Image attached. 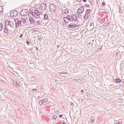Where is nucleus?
Masks as SVG:
<instances>
[{
    "mask_svg": "<svg viewBox=\"0 0 124 124\" xmlns=\"http://www.w3.org/2000/svg\"><path fill=\"white\" fill-rule=\"evenodd\" d=\"M70 21L72 22H74L75 23H78V21L77 18V16L74 14H71V18H70Z\"/></svg>",
    "mask_w": 124,
    "mask_h": 124,
    "instance_id": "nucleus-1",
    "label": "nucleus"
},
{
    "mask_svg": "<svg viewBox=\"0 0 124 124\" xmlns=\"http://www.w3.org/2000/svg\"><path fill=\"white\" fill-rule=\"evenodd\" d=\"M50 10L51 11L53 12L56 9V6L53 4H51L49 6Z\"/></svg>",
    "mask_w": 124,
    "mask_h": 124,
    "instance_id": "nucleus-2",
    "label": "nucleus"
},
{
    "mask_svg": "<svg viewBox=\"0 0 124 124\" xmlns=\"http://www.w3.org/2000/svg\"><path fill=\"white\" fill-rule=\"evenodd\" d=\"M6 23L8 25H10L11 27H13L15 25V23L13 22L12 21H9L8 20H7L6 21Z\"/></svg>",
    "mask_w": 124,
    "mask_h": 124,
    "instance_id": "nucleus-3",
    "label": "nucleus"
},
{
    "mask_svg": "<svg viewBox=\"0 0 124 124\" xmlns=\"http://www.w3.org/2000/svg\"><path fill=\"white\" fill-rule=\"evenodd\" d=\"M28 11L25 9H23L20 12V14L22 16H25L28 14Z\"/></svg>",
    "mask_w": 124,
    "mask_h": 124,
    "instance_id": "nucleus-4",
    "label": "nucleus"
},
{
    "mask_svg": "<svg viewBox=\"0 0 124 124\" xmlns=\"http://www.w3.org/2000/svg\"><path fill=\"white\" fill-rule=\"evenodd\" d=\"M84 11V7H81L78 9L77 12L79 14H81Z\"/></svg>",
    "mask_w": 124,
    "mask_h": 124,
    "instance_id": "nucleus-5",
    "label": "nucleus"
},
{
    "mask_svg": "<svg viewBox=\"0 0 124 124\" xmlns=\"http://www.w3.org/2000/svg\"><path fill=\"white\" fill-rule=\"evenodd\" d=\"M15 23H16V27L17 28V27L19 26L21 24V21H18L17 19H16L15 20Z\"/></svg>",
    "mask_w": 124,
    "mask_h": 124,
    "instance_id": "nucleus-6",
    "label": "nucleus"
},
{
    "mask_svg": "<svg viewBox=\"0 0 124 124\" xmlns=\"http://www.w3.org/2000/svg\"><path fill=\"white\" fill-rule=\"evenodd\" d=\"M68 17H65L63 18V19L65 23H68L70 21L69 16H68Z\"/></svg>",
    "mask_w": 124,
    "mask_h": 124,
    "instance_id": "nucleus-7",
    "label": "nucleus"
},
{
    "mask_svg": "<svg viewBox=\"0 0 124 124\" xmlns=\"http://www.w3.org/2000/svg\"><path fill=\"white\" fill-rule=\"evenodd\" d=\"M39 11L38 10H35L34 12H32L31 13V14L33 16H35V14H36V16H38L39 15Z\"/></svg>",
    "mask_w": 124,
    "mask_h": 124,
    "instance_id": "nucleus-8",
    "label": "nucleus"
},
{
    "mask_svg": "<svg viewBox=\"0 0 124 124\" xmlns=\"http://www.w3.org/2000/svg\"><path fill=\"white\" fill-rule=\"evenodd\" d=\"M30 22L31 24H34L35 23V22L33 18L31 17L29 18Z\"/></svg>",
    "mask_w": 124,
    "mask_h": 124,
    "instance_id": "nucleus-9",
    "label": "nucleus"
},
{
    "mask_svg": "<svg viewBox=\"0 0 124 124\" xmlns=\"http://www.w3.org/2000/svg\"><path fill=\"white\" fill-rule=\"evenodd\" d=\"M17 13L16 11H13L11 12V15L12 16H16L17 15Z\"/></svg>",
    "mask_w": 124,
    "mask_h": 124,
    "instance_id": "nucleus-10",
    "label": "nucleus"
},
{
    "mask_svg": "<svg viewBox=\"0 0 124 124\" xmlns=\"http://www.w3.org/2000/svg\"><path fill=\"white\" fill-rule=\"evenodd\" d=\"M40 0H36L34 1L35 4L37 6L39 5L40 3Z\"/></svg>",
    "mask_w": 124,
    "mask_h": 124,
    "instance_id": "nucleus-11",
    "label": "nucleus"
},
{
    "mask_svg": "<svg viewBox=\"0 0 124 124\" xmlns=\"http://www.w3.org/2000/svg\"><path fill=\"white\" fill-rule=\"evenodd\" d=\"M68 27L69 28H75L76 27L75 25L72 24H69L68 26Z\"/></svg>",
    "mask_w": 124,
    "mask_h": 124,
    "instance_id": "nucleus-12",
    "label": "nucleus"
},
{
    "mask_svg": "<svg viewBox=\"0 0 124 124\" xmlns=\"http://www.w3.org/2000/svg\"><path fill=\"white\" fill-rule=\"evenodd\" d=\"M63 12L65 14H67L68 13V11L66 9H64L62 10Z\"/></svg>",
    "mask_w": 124,
    "mask_h": 124,
    "instance_id": "nucleus-13",
    "label": "nucleus"
},
{
    "mask_svg": "<svg viewBox=\"0 0 124 124\" xmlns=\"http://www.w3.org/2000/svg\"><path fill=\"white\" fill-rule=\"evenodd\" d=\"M21 23H24L26 22V20L24 18H22L21 19Z\"/></svg>",
    "mask_w": 124,
    "mask_h": 124,
    "instance_id": "nucleus-14",
    "label": "nucleus"
},
{
    "mask_svg": "<svg viewBox=\"0 0 124 124\" xmlns=\"http://www.w3.org/2000/svg\"><path fill=\"white\" fill-rule=\"evenodd\" d=\"M4 31L6 34H8V31L7 28H5L4 30Z\"/></svg>",
    "mask_w": 124,
    "mask_h": 124,
    "instance_id": "nucleus-15",
    "label": "nucleus"
},
{
    "mask_svg": "<svg viewBox=\"0 0 124 124\" xmlns=\"http://www.w3.org/2000/svg\"><path fill=\"white\" fill-rule=\"evenodd\" d=\"M42 100L43 103L47 101H48V99L46 98H45L43 99Z\"/></svg>",
    "mask_w": 124,
    "mask_h": 124,
    "instance_id": "nucleus-16",
    "label": "nucleus"
},
{
    "mask_svg": "<svg viewBox=\"0 0 124 124\" xmlns=\"http://www.w3.org/2000/svg\"><path fill=\"white\" fill-rule=\"evenodd\" d=\"M3 7L1 6H0V14L2 13L3 12Z\"/></svg>",
    "mask_w": 124,
    "mask_h": 124,
    "instance_id": "nucleus-17",
    "label": "nucleus"
},
{
    "mask_svg": "<svg viewBox=\"0 0 124 124\" xmlns=\"http://www.w3.org/2000/svg\"><path fill=\"white\" fill-rule=\"evenodd\" d=\"M46 5V4H45L44 3H42L40 5V6L41 7L43 8L45 7V5Z\"/></svg>",
    "mask_w": 124,
    "mask_h": 124,
    "instance_id": "nucleus-18",
    "label": "nucleus"
},
{
    "mask_svg": "<svg viewBox=\"0 0 124 124\" xmlns=\"http://www.w3.org/2000/svg\"><path fill=\"white\" fill-rule=\"evenodd\" d=\"M3 28V24L2 23H0V31H1Z\"/></svg>",
    "mask_w": 124,
    "mask_h": 124,
    "instance_id": "nucleus-19",
    "label": "nucleus"
},
{
    "mask_svg": "<svg viewBox=\"0 0 124 124\" xmlns=\"http://www.w3.org/2000/svg\"><path fill=\"white\" fill-rule=\"evenodd\" d=\"M44 19L46 20H47L48 19V16L46 14H45L44 16Z\"/></svg>",
    "mask_w": 124,
    "mask_h": 124,
    "instance_id": "nucleus-20",
    "label": "nucleus"
},
{
    "mask_svg": "<svg viewBox=\"0 0 124 124\" xmlns=\"http://www.w3.org/2000/svg\"><path fill=\"white\" fill-rule=\"evenodd\" d=\"M116 82H117V83H119L121 82V80L120 79H119L116 78Z\"/></svg>",
    "mask_w": 124,
    "mask_h": 124,
    "instance_id": "nucleus-21",
    "label": "nucleus"
},
{
    "mask_svg": "<svg viewBox=\"0 0 124 124\" xmlns=\"http://www.w3.org/2000/svg\"><path fill=\"white\" fill-rule=\"evenodd\" d=\"M100 11L101 13L105 12L106 11L105 9H100Z\"/></svg>",
    "mask_w": 124,
    "mask_h": 124,
    "instance_id": "nucleus-22",
    "label": "nucleus"
},
{
    "mask_svg": "<svg viewBox=\"0 0 124 124\" xmlns=\"http://www.w3.org/2000/svg\"><path fill=\"white\" fill-rule=\"evenodd\" d=\"M43 102H42V100H40L39 101V104L40 105H41L43 103Z\"/></svg>",
    "mask_w": 124,
    "mask_h": 124,
    "instance_id": "nucleus-23",
    "label": "nucleus"
},
{
    "mask_svg": "<svg viewBox=\"0 0 124 124\" xmlns=\"http://www.w3.org/2000/svg\"><path fill=\"white\" fill-rule=\"evenodd\" d=\"M57 118V116H54L53 117V118L54 119H56Z\"/></svg>",
    "mask_w": 124,
    "mask_h": 124,
    "instance_id": "nucleus-24",
    "label": "nucleus"
},
{
    "mask_svg": "<svg viewBox=\"0 0 124 124\" xmlns=\"http://www.w3.org/2000/svg\"><path fill=\"white\" fill-rule=\"evenodd\" d=\"M13 84L15 86H16L17 87H18L19 86V85L18 84H16V85L15 83H13Z\"/></svg>",
    "mask_w": 124,
    "mask_h": 124,
    "instance_id": "nucleus-25",
    "label": "nucleus"
},
{
    "mask_svg": "<svg viewBox=\"0 0 124 124\" xmlns=\"http://www.w3.org/2000/svg\"><path fill=\"white\" fill-rule=\"evenodd\" d=\"M90 12V10L89 9L87 10L86 11V13L87 12L88 14Z\"/></svg>",
    "mask_w": 124,
    "mask_h": 124,
    "instance_id": "nucleus-26",
    "label": "nucleus"
},
{
    "mask_svg": "<svg viewBox=\"0 0 124 124\" xmlns=\"http://www.w3.org/2000/svg\"><path fill=\"white\" fill-rule=\"evenodd\" d=\"M102 5H103V6H105V2H102Z\"/></svg>",
    "mask_w": 124,
    "mask_h": 124,
    "instance_id": "nucleus-27",
    "label": "nucleus"
},
{
    "mask_svg": "<svg viewBox=\"0 0 124 124\" xmlns=\"http://www.w3.org/2000/svg\"><path fill=\"white\" fill-rule=\"evenodd\" d=\"M26 43L28 44H30V42L29 41H26Z\"/></svg>",
    "mask_w": 124,
    "mask_h": 124,
    "instance_id": "nucleus-28",
    "label": "nucleus"
},
{
    "mask_svg": "<svg viewBox=\"0 0 124 124\" xmlns=\"http://www.w3.org/2000/svg\"><path fill=\"white\" fill-rule=\"evenodd\" d=\"M23 34H22L20 36V38H21L23 36Z\"/></svg>",
    "mask_w": 124,
    "mask_h": 124,
    "instance_id": "nucleus-29",
    "label": "nucleus"
},
{
    "mask_svg": "<svg viewBox=\"0 0 124 124\" xmlns=\"http://www.w3.org/2000/svg\"><path fill=\"white\" fill-rule=\"evenodd\" d=\"M81 92H82V93H83L84 91V90H81Z\"/></svg>",
    "mask_w": 124,
    "mask_h": 124,
    "instance_id": "nucleus-30",
    "label": "nucleus"
},
{
    "mask_svg": "<svg viewBox=\"0 0 124 124\" xmlns=\"http://www.w3.org/2000/svg\"><path fill=\"white\" fill-rule=\"evenodd\" d=\"M62 124H66L65 122H63L62 123Z\"/></svg>",
    "mask_w": 124,
    "mask_h": 124,
    "instance_id": "nucleus-31",
    "label": "nucleus"
},
{
    "mask_svg": "<svg viewBox=\"0 0 124 124\" xmlns=\"http://www.w3.org/2000/svg\"><path fill=\"white\" fill-rule=\"evenodd\" d=\"M78 2H80V1L81 0H76Z\"/></svg>",
    "mask_w": 124,
    "mask_h": 124,
    "instance_id": "nucleus-32",
    "label": "nucleus"
},
{
    "mask_svg": "<svg viewBox=\"0 0 124 124\" xmlns=\"http://www.w3.org/2000/svg\"><path fill=\"white\" fill-rule=\"evenodd\" d=\"M36 50H37V51H38V47H36Z\"/></svg>",
    "mask_w": 124,
    "mask_h": 124,
    "instance_id": "nucleus-33",
    "label": "nucleus"
},
{
    "mask_svg": "<svg viewBox=\"0 0 124 124\" xmlns=\"http://www.w3.org/2000/svg\"><path fill=\"white\" fill-rule=\"evenodd\" d=\"M83 0L84 2H85L86 1V0Z\"/></svg>",
    "mask_w": 124,
    "mask_h": 124,
    "instance_id": "nucleus-34",
    "label": "nucleus"
},
{
    "mask_svg": "<svg viewBox=\"0 0 124 124\" xmlns=\"http://www.w3.org/2000/svg\"><path fill=\"white\" fill-rule=\"evenodd\" d=\"M62 115H60V116H59V117H62Z\"/></svg>",
    "mask_w": 124,
    "mask_h": 124,
    "instance_id": "nucleus-35",
    "label": "nucleus"
},
{
    "mask_svg": "<svg viewBox=\"0 0 124 124\" xmlns=\"http://www.w3.org/2000/svg\"><path fill=\"white\" fill-rule=\"evenodd\" d=\"M47 0H46L45 1V2H47Z\"/></svg>",
    "mask_w": 124,
    "mask_h": 124,
    "instance_id": "nucleus-36",
    "label": "nucleus"
}]
</instances>
